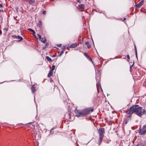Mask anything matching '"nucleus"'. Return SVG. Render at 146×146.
Masks as SVG:
<instances>
[{"label": "nucleus", "mask_w": 146, "mask_h": 146, "mask_svg": "<svg viewBox=\"0 0 146 146\" xmlns=\"http://www.w3.org/2000/svg\"><path fill=\"white\" fill-rule=\"evenodd\" d=\"M145 111V109L138 105H133L126 112V115L128 117H131L132 114L134 113L138 116L141 117Z\"/></svg>", "instance_id": "obj_1"}, {"label": "nucleus", "mask_w": 146, "mask_h": 146, "mask_svg": "<svg viewBox=\"0 0 146 146\" xmlns=\"http://www.w3.org/2000/svg\"><path fill=\"white\" fill-rule=\"evenodd\" d=\"M105 133L104 129V128H100L99 129L98 133L99 135V137L98 140V144L100 145L102 142L103 138L104 137V134Z\"/></svg>", "instance_id": "obj_2"}, {"label": "nucleus", "mask_w": 146, "mask_h": 146, "mask_svg": "<svg viewBox=\"0 0 146 146\" xmlns=\"http://www.w3.org/2000/svg\"><path fill=\"white\" fill-rule=\"evenodd\" d=\"M77 114L76 115V116L78 117H83L85 116V113L84 110L82 111L76 110Z\"/></svg>", "instance_id": "obj_3"}, {"label": "nucleus", "mask_w": 146, "mask_h": 146, "mask_svg": "<svg viewBox=\"0 0 146 146\" xmlns=\"http://www.w3.org/2000/svg\"><path fill=\"white\" fill-rule=\"evenodd\" d=\"M85 115L89 114L90 112H92L93 111L94 109L93 108H87L83 109Z\"/></svg>", "instance_id": "obj_4"}, {"label": "nucleus", "mask_w": 146, "mask_h": 146, "mask_svg": "<svg viewBox=\"0 0 146 146\" xmlns=\"http://www.w3.org/2000/svg\"><path fill=\"white\" fill-rule=\"evenodd\" d=\"M37 35L38 37V39L40 40L42 43H44L47 40L46 37H44L42 38L41 35L39 34H38Z\"/></svg>", "instance_id": "obj_5"}, {"label": "nucleus", "mask_w": 146, "mask_h": 146, "mask_svg": "<svg viewBox=\"0 0 146 146\" xmlns=\"http://www.w3.org/2000/svg\"><path fill=\"white\" fill-rule=\"evenodd\" d=\"M138 131L139 134L141 135L144 134L146 133L145 129L143 127L142 128H139Z\"/></svg>", "instance_id": "obj_6"}, {"label": "nucleus", "mask_w": 146, "mask_h": 146, "mask_svg": "<svg viewBox=\"0 0 146 146\" xmlns=\"http://www.w3.org/2000/svg\"><path fill=\"white\" fill-rule=\"evenodd\" d=\"M79 45V43H73L71 44L67 48H75L76 47Z\"/></svg>", "instance_id": "obj_7"}, {"label": "nucleus", "mask_w": 146, "mask_h": 146, "mask_svg": "<svg viewBox=\"0 0 146 146\" xmlns=\"http://www.w3.org/2000/svg\"><path fill=\"white\" fill-rule=\"evenodd\" d=\"M144 2V1L143 0H142L141 2H140L139 3L137 4L136 6V7L137 8H139L143 4Z\"/></svg>", "instance_id": "obj_8"}, {"label": "nucleus", "mask_w": 146, "mask_h": 146, "mask_svg": "<svg viewBox=\"0 0 146 146\" xmlns=\"http://www.w3.org/2000/svg\"><path fill=\"white\" fill-rule=\"evenodd\" d=\"M28 30L32 32V34L34 35L35 38H36V36L35 35V32L31 28H28Z\"/></svg>", "instance_id": "obj_9"}, {"label": "nucleus", "mask_w": 146, "mask_h": 146, "mask_svg": "<svg viewBox=\"0 0 146 146\" xmlns=\"http://www.w3.org/2000/svg\"><path fill=\"white\" fill-rule=\"evenodd\" d=\"M84 6L82 4H81L78 7V8L80 9V10L81 11H83L84 9Z\"/></svg>", "instance_id": "obj_10"}, {"label": "nucleus", "mask_w": 146, "mask_h": 146, "mask_svg": "<svg viewBox=\"0 0 146 146\" xmlns=\"http://www.w3.org/2000/svg\"><path fill=\"white\" fill-rule=\"evenodd\" d=\"M35 85H33L31 88V90L33 93H34L36 92V89H35Z\"/></svg>", "instance_id": "obj_11"}, {"label": "nucleus", "mask_w": 146, "mask_h": 146, "mask_svg": "<svg viewBox=\"0 0 146 146\" xmlns=\"http://www.w3.org/2000/svg\"><path fill=\"white\" fill-rule=\"evenodd\" d=\"M53 75V71H52V70H50L49 71L48 75V77H50Z\"/></svg>", "instance_id": "obj_12"}, {"label": "nucleus", "mask_w": 146, "mask_h": 146, "mask_svg": "<svg viewBox=\"0 0 146 146\" xmlns=\"http://www.w3.org/2000/svg\"><path fill=\"white\" fill-rule=\"evenodd\" d=\"M85 43L86 44V45L87 46V48H88L89 49V48H91V46L90 44L89 43V42L88 41L86 42H85Z\"/></svg>", "instance_id": "obj_13"}, {"label": "nucleus", "mask_w": 146, "mask_h": 146, "mask_svg": "<svg viewBox=\"0 0 146 146\" xmlns=\"http://www.w3.org/2000/svg\"><path fill=\"white\" fill-rule=\"evenodd\" d=\"M42 22L40 21H39L38 22V23L37 24V25L39 27H41L42 26Z\"/></svg>", "instance_id": "obj_14"}, {"label": "nucleus", "mask_w": 146, "mask_h": 146, "mask_svg": "<svg viewBox=\"0 0 146 146\" xmlns=\"http://www.w3.org/2000/svg\"><path fill=\"white\" fill-rule=\"evenodd\" d=\"M138 145H139V146H145V142L140 143Z\"/></svg>", "instance_id": "obj_15"}, {"label": "nucleus", "mask_w": 146, "mask_h": 146, "mask_svg": "<svg viewBox=\"0 0 146 146\" xmlns=\"http://www.w3.org/2000/svg\"><path fill=\"white\" fill-rule=\"evenodd\" d=\"M46 58L47 60H48L49 61H50V62L51 61V60H52L50 58L49 56H47L46 57Z\"/></svg>", "instance_id": "obj_16"}, {"label": "nucleus", "mask_w": 146, "mask_h": 146, "mask_svg": "<svg viewBox=\"0 0 146 146\" xmlns=\"http://www.w3.org/2000/svg\"><path fill=\"white\" fill-rule=\"evenodd\" d=\"M17 39H19V40H18L19 41H20V40H22L23 39L22 38L21 36H17Z\"/></svg>", "instance_id": "obj_17"}, {"label": "nucleus", "mask_w": 146, "mask_h": 146, "mask_svg": "<svg viewBox=\"0 0 146 146\" xmlns=\"http://www.w3.org/2000/svg\"><path fill=\"white\" fill-rule=\"evenodd\" d=\"M35 1L34 0H31L29 1V3L32 4L33 3L35 2Z\"/></svg>", "instance_id": "obj_18"}, {"label": "nucleus", "mask_w": 146, "mask_h": 146, "mask_svg": "<svg viewBox=\"0 0 146 146\" xmlns=\"http://www.w3.org/2000/svg\"><path fill=\"white\" fill-rule=\"evenodd\" d=\"M64 50H62V51L60 52V54L59 55V56H61L62 55L63 53H64Z\"/></svg>", "instance_id": "obj_19"}, {"label": "nucleus", "mask_w": 146, "mask_h": 146, "mask_svg": "<svg viewBox=\"0 0 146 146\" xmlns=\"http://www.w3.org/2000/svg\"><path fill=\"white\" fill-rule=\"evenodd\" d=\"M62 50H63L64 51L65 49H66V47L65 46H63L62 47Z\"/></svg>", "instance_id": "obj_20"}, {"label": "nucleus", "mask_w": 146, "mask_h": 146, "mask_svg": "<svg viewBox=\"0 0 146 146\" xmlns=\"http://www.w3.org/2000/svg\"><path fill=\"white\" fill-rule=\"evenodd\" d=\"M12 37L13 38H17V36L16 35H12Z\"/></svg>", "instance_id": "obj_21"}, {"label": "nucleus", "mask_w": 146, "mask_h": 146, "mask_svg": "<svg viewBox=\"0 0 146 146\" xmlns=\"http://www.w3.org/2000/svg\"><path fill=\"white\" fill-rule=\"evenodd\" d=\"M55 66L54 65H53L52 66V69L50 70H52L53 71L55 69Z\"/></svg>", "instance_id": "obj_22"}, {"label": "nucleus", "mask_w": 146, "mask_h": 146, "mask_svg": "<svg viewBox=\"0 0 146 146\" xmlns=\"http://www.w3.org/2000/svg\"><path fill=\"white\" fill-rule=\"evenodd\" d=\"M135 51L136 55V57H137V49H136V48L135 46Z\"/></svg>", "instance_id": "obj_23"}, {"label": "nucleus", "mask_w": 146, "mask_h": 146, "mask_svg": "<svg viewBox=\"0 0 146 146\" xmlns=\"http://www.w3.org/2000/svg\"><path fill=\"white\" fill-rule=\"evenodd\" d=\"M46 13V11H43L42 12V14L44 15H45Z\"/></svg>", "instance_id": "obj_24"}, {"label": "nucleus", "mask_w": 146, "mask_h": 146, "mask_svg": "<svg viewBox=\"0 0 146 146\" xmlns=\"http://www.w3.org/2000/svg\"><path fill=\"white\" fill-rule=\"evenodd\" d=\"M143 127L144 128V129H145V131H146V124L143 125Z\"/></svg>", "instance_id": "obj_25"}, {"label": "nucleus", "mask_w": 146, "mask_h": 146, "mask_svg": "<svg viewBox=\"0 0 146 146\" xmlns=\"http://www.w3.org/2000/svg\"><path fill=\"white\" fill-rule=\"evenodd\" d=\"M88 59L89 60H90L92 62V59H91L89 57V56H88Z\"/></svg>", "instance_id": "obj_26"}, {"label": "nucleus", "mask_w": 146, "mask_h": 146, "mask_svg": "<svg viewBox=\"0 0 146 146\" xmlns=\"http://www.w3.org/2000/svg\"><path fill=\"white\" fill-rule=\"evenodd\" d=\"M129 119H126V121H125V124L127 123L129 121Z\"/></svg>", "instance_id": "obj_27"}, {"label": "nucleus", "mask_w": 146, "mask_h": 146, "mask_svg": "<svg viewBox=\"0 0 146 146\" xmlns=\"http://www.w3.org/2000/svg\"><path fill=\"white\" fill-rule=\"evenodd\" d=\"M34 138L33 139V140H35V141L36 142V137L35 136V134H34Z\"/></svg>", "instance_id": "obj_28"}, {"label": "nucleus", "mask_w": 146, "mask_h": 146, "mask_svg": "<svg viewBox=\"0 0 146 146\" xmlns=\"http://www.w3.org/2000/svg\"><path fill=\"white\" fill-rule=\"evenodd\" d=\"M76 1L79 3H81V1H80V0H76Z\"/></svg>", "instance_id": "obj_29"}, {"label": "nucleus", "mask_w": 146, "mask_h": 146, "mask_svg": "<svg viewBox=\"0 0 146 146\" xmlns=\"http://www.w3.org/2000/svg\"><path fill=\"white\" fill-rule=\"evenodd\" d=\"M127 59L129 60V59H130V57H129V55H127Z\"/></svg>", "instance_id": "obj_30"}, {"label": "nucleus", "mask_w": 146, "mask_h": 146, "mask_svg": "<svg viewBox=\"0 0 146 146\" xmlns=\"http://www.w3.org/2000/svg\"><path fill=\"white\" fill-rule=\"evenodd\" d=\"M3 11L2 9V8L0 9V12H3Z\"/></svg>", "instance_id": "obj_31"}, {"label": "nucleus", "mask_w": 146, "mask_h": 146, "mask_svg": "<svg viewBox=\"0 0 146 146\" xmlns=\"http://www.w3.org/2000/svg\"><path fill=\"white\" fill-rule=\"evenodd\" d=\"M3 6L1 4H0V9L2 8Z\"/></svg>", "instance_id": "obj_32"}, {"label": "nucleus", "mask_w": 146, "mask_h": 146, "mask_svg": "<svg viewBox=\"0 0 146 146\" xmlns=\"http://www.w3.org/2000/svg\"><path fill=\"white\" fill-rule=\"evenodd\" d=\"M84 54L86 57L88 58V56L86 53H84Z\"/></svg>", "instance_id": "obj_33"}, {"label": "nucleus", "mask_w": 146, "mask_h": 146, "mask_svg": "<svg viewBox=\"0 0 146 146\" xmlns=\"http://www.w3.org/2000/svg\"><path fill=\"white\" fill-rule=\"evenodd\" d=\"M61 45H62V44H59L58 45V46L59 47H61Z\"/></svg>", "instance_id": "obj_34"}, {"label": "nucleus", "mask_w": 146, "mask_h": 146, "mask_svg": "<svg viewBox=\"0 0 146 146\" xmlns=\"http://www.w3.org/2000/svg\"><path fill=\"white\" fill-rule=\"evenodd\" d=\"M35 96H34V101H35Z\"/></svg>", "instance_id": "obj_35"}, {"label": "nucleus", "mask_w": 146, "mask_h": 146, "mask_svg": "<svg viewBox=\"0 0 146 146\" xmlns=\"http://www.w3.org/2000/svg\"><path fill=\"white\" fill-rule=\"evenodd\" d=\"M126 19V18H124L123 19V21H125V20Z\"/></svg>", "instance_id": "obj_36"}, {"label": "nucleus", "mask_w": 146, "mask_h": 146, "mask_svg": "<svg viewBox=\"0 0 146 146\" xmlns=\"http://www.w3.org/2000/svg\"><path fill=\"white\" fill-rule=\"evenodd\" d=\"M6 30L7 31V30H8V28H7L6 29Z\"/></svg>", "instance_id": "obj_37"}, {"label": "nucleus", "mask_w": 146, "mask_h": 146, "mask_svg": "<svg viewBox=\"0 0 146 146\" xmlns=\"http://www.w3.org/2000/svg\"><path fill=\"white\" fill-rule=\"evenodd\" d=\"M55 55H54V56H53V57H55Z\"/></svg>", "instance_id": "obj_38"}, {"label": "nucleus", "mask_w": 146, "mask_h": 146, "mask_svg": "<svg viewBox=\"0 0 146 146\" xmlns=\"http://www.w3.org/2000/svg\"><path fill=\"white\" fill-rule=\"evenodd\" d=\"M93 44H94V41L93 40Z\"/></svg>", "instance_id": "obj_39"}, {"label": "nucleus", "mask_w": 146, "mask_h": 146, "mask_svg": "<svg viewBox=\"0 0 146 146\" xmlns=\"http://www.w3.org/2000/svg\"><path fill=\"white\" fill-rule=\"evenodd\" d=\"M128 62L129 61V60H127Z\"/></svg>", "instance_id": "obj_40"}, {"label": "nucleus", "mask_w": 146, "mask_h": 146, "mask_svg": "<svg viewBox=\"0 0 146 146\" xmlns=\"http://www.w3.org/2000/svg\"><path fill=\"white\" fill-rule=\"evenodd\" d=\"M80 0V1H82V0Z\"/></svg>", "instance_id": "obj_41"}]
</instances>
